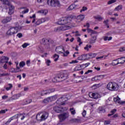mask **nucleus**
Segmentation results:
<instances>
[{"label": "nucleus", "instance_id": "53", "mask_svg": "<svg viewBox=\"0 0 125 125\" xmlns=\"http://www.w3.org/2000/svg\"><path fill=\"white\" fill-rule=\"evenodd\" d=\"M114 2H116V0H110L108 1V4H112V3H114Z\"/></svg>", "mask_w": 125, "mask_h": 125}, {"label": "nucleus", "instance_id": "40", "mask_svg": "<svg viewBox=\"0 0 125 125\" xmlns=\"http://www.w3.org/2000/svg\"><path fill=\"white\" fill-rule=\"evenodd\" d=\"M113 100H114V102H117V103H119L120 101H121V99L119 97L114 98Z\"/></svg>", "mask_w": 125, "mask_h": 125}, {"label": "nucleus", "instance_id": "19", "mask_svg": "<svg viewBox=\"0 0 125 125\" xmlns=\"http://www.w3.org/2000/svg\"><path fill=\"white\" fill-rule=\"evenodd\" d=\"M36 120H37V121L38 122H42V121H44L42 118V115H41V114H38L37 115Z\"/></svg>", "mask_w": 125, "mask_h": 125}, {"label": "nucleus", "instance_id": "61", "mask_svg": "<svg viewBox=\"0 0 125 125\" xmlns=\"http://www.w3.org/2000/svg\"><path fill=\"white\" fill-rule=\"evenodd\" d=\"M83 27H87V29L90 27V24H89V23H86V24L83 25Z\"/></svg>", "mask_w": 125, "mask_h": 125}, {"label": "nucleus", "instance_id": "45", "mask_svg": "<svg viewBox=\"0 0 125 125\" xmlns=\"http://www.w3.org/2000/svg\"><path fill=\"white\" fill-rule=\"evenodd\" d=\"M80 70H82V68L80 67V65L76 66L74 68V71H80Z\"/></svg>", "mask_w": 125, "mask_h": 125}, {"label": "nucleus", "instance_id": "43", "mask_svg": "<svg viewBox=\"0 0 125 125\" xmlns=\"http://www.w3.org/2000/svg\"><path fill=\"white\" fill-rule=\"evenodd\" d=\"M94 18L95 19H96V20H98L99 21H100V20H102V19H103V18L101 17V16H100L94 17Z\"/></svg>", "mask_w": 125, "mask_h": 125}, {"label": "nucleus", "instance_id": "28", "mask_svg": "<svg viewBox=\"0 0 125 125\" xmlns=\"http://www.w3.org/2000/svg\"><path fill=\"white\" fill-rule=\"evenodd\" d=\"M38 13H41L42 14V15H46V13H47V10H42L38 11Z\"/></svg>", "mask_w": 125, "mask_h": 125}, {"label": "nucleus", "instance_id": "35", "mask_svg": "<svg viewBox=\"0 0 125 125\" xmlns=\"http://www.w3.org/2000/svg\"><path fill=\"white\" fill-rule=\"evenodd\" d=\"M49 102H51L49 97L43 100V103H49Z\"/></svg>", "mask_w": 125, "mask_h": 125}, {"label": "nucleus", "instance_id": "27", "mask_svg": "<svg viewBox=\"0 0 125 125\" xmlns=\"http://www.w3.org/2000/svg\"><path fill=\"white\" fill-rule=\"evenodd\" d=\"M104 24L107 29L110 28V26H109V20H104Z\"/></svg>", "mask_w": 125, "mask_h": 125}, {"label": "nucleus", "instance_id": "2", "mask_svg": "<svg viewBox=\"0 0 125 125\" xmlns=\"http://www.w3.org/2000/svg\"><path fill=\"white\" fill-rule=\"evenodd\" d=\"M47 1V3L50 6L55 7L56 6H60V2L58 0H37L38 2H42V1Z\"/></svg>", "mask_w": 125, "mask_h": 125}, {"label": "nucleus", "instance_id": "47", "mask_svg": "<svg viewBox=\"0 0 125 125\" xmlns=\"http://www.w3.org/2000/svg\"><path fill=\"white\" fill-rule=\"evenodd\" d=\"M77 42H79V45H81L83 43V42H82V40L81 39V38H80V37H78Z\"/></svg>", "mask_w": 125, "mask_h": 125}, {"label": "nucleus", "instance_id": "7", "mask_svg": "<svg viewBox=\"0 0 125 125\" xmlns=\"http://www.w3.org/2000/svg\"><path fill=\"white\" fill-rule=\"evenodd\" d=\"M63 81V75H58V76H56L54 78L53 82L54 83L57 82L58 83H60V82H62Z\"/></svg>", "mask_w": 125, "mask_h": 125}, {"label": "nucleus", "instance_id": "60", "mask_svg": "<svg viewBox=\"0 0 125 125\" xmlns=\"http://www.w3.org/2000/svg\"><path fill=\"white\" fill-rule=\"evenodd\" d=\"M117 112V109H112L110 113L111 114L113 115L114 114H115V113H116Z\"/></svg>", "mask_w": 125, "mask_h": 125}, {"label": "nucleus", "instance_id": "13", "mask_svg": "<svg viewBox=\"0 0 125 125\" xmlns=\"http://www.w3.org/2000/svg\"><path fill=\"white\" fill-rule=\"evenodd\" d=\"M57 104L59 105V106H62L63 105V97H61L59 98L56 101Z\"/></svg>", "mask_w": 125, "mask_h": 125}, {"label": "nucleus", "instance_id": "32", "mask_svg": "<svg viewBox=\"0 0 125 125\" xmlns=\"http://www.w3.org/2000/svg\"><path fill=\"white\" fill-rule=\"evenodd\" d=\"M12 87H13V86L12 85V84H8V87L5 88L6 90L8 91V90H10V89H11V88H12Z\"/></svg>", "mask_w": 125, "mask_h": 125}, {"label": "nucleus", "instance_id": "64", "mask_svg": "<svg viewBox=\"0 0 125 125\" xmlns=\"http://www.w3.org/2000/svg\"><path fill=\"white\" fill-rule=\"evenodd\" d=\"M88 33H91V34H94V31L90 29H87Z\"/></svg>", "mask_w": 125, "mask_h": 125}, {"label": "nucleus", "instance_id": "62", "mask_svg": "<svg viewBox=\"0 0 125 125\" xmlns=\"http://www.w3.org/2000/svg\"><path fill=\"white\" fill-rule=\"evenodd\" d=\"M5 112H7V109L1 110L0 111V114H4Z\"/></svg>", "mask_w": 125, "mask_h": 125}, {"label": "nucleus", "instance_id": "16", "mask_svg": "<svg viewBox=\"0 0 125 125\" xmlns=\"http://www.w3.org/2000/svg\"><path fill=\"white\" fill-rule=\"evenodd\" d=\"M90 94L91 95V98H94V99H97L99 98V94L97 93H91Z\"/></svg>", "mask_w": 125, "mask_h": 125}, {"label": "nucleus", "instance_id": "63", "mask_svg": "<svg viewBox=\"0 0 125 125\" xmlns=\"http://www.w3.org/2000/svg\"><path fill=\"white\" fill-rule=\"evenodd\" d=\"M50 63H51V62L50 61V60H47L46 61V64H47V65L49 66V64H50Z\"/></svg>", "mask_w": 125, "mask_h": 125}, {"label": "nucleus", "instance_id": "18", "mask_svg": "<svg viewBox=\"0 0 125 125\" xmlns=\"http://www.w3.org/2000/svg\"><path fill=\"white\" fill-rule=\"evenodd\" d=\"M17 65H18V64H17L16 68H11V70H14V71H11V73H18V72H20V71H21L20 70V67L17 66Z\"/></svg>", "mask_w": 125, "mask_h": 125}, {"label": "nucleus", "instance_id": "1", "mask_svg": "<svg viewBox=\"0 0 125 125\" xmlns=\"http://www.w3.org/2000/svg\"><path fill=\"white\" fill-rule=\"evenodd\" d=\"M77 19L78 22H81L84 19V15H80L78 16H74L73 15H69L63 18V30L66 31V30H70L72 28V21Z\"/></svg>", "mask_w": 125, "mask_h": 125}, {"label": "nucleus", "instance_id": "8", "mask_svg": "<svg viewBox=\"0 0 125 125\" xmlns=\"http://www.w3.org/2000/svg\"><path fill=\"white\" fill-rule=\"evenodd\" d=\"M54 110L55 112H56L57 113H62V111H63V106L61 105H59V106H55L54 107Z\"/></svg>", "mask_w": 125, "mask_h": 125}, {"label": "nucleus", "instance_id": "20", "mask_svg": "<svg viewBox=\"0 0 125 125\" xmlns=\"http://www.w3.org/2000/svg\"><path fill=\"white\" fill-rule=\"evenodd\" d=\"M42 116L43 121H45V120H46L47 118H48V113L44 112Z\"/></svg>", "mask_w": 125, "mask_h": 125}, {"label": "nucleus", "instance_id": "9", "mask_svg": "<svg viewBox=\"0 0 125 125\" xmlns=\"http://www.w3.org/2000/svg\"><path fill=\"white\" fill-rule=\"evenodd\" d=\"M9 58L7 57L3 56L0 58V63H8Z\"/></svg>", "mask_w": 125, "mask_h": 125}, {"label": "nucleus", "instance_id": "34", "mask_svg": "<svg viewBox=\"0 0 125 125\" xmlns=\"http://www.w3.org/2000/svg\"><path fill=\"white\" fill-rule=\"evenodd\" d=\"M63 50L64 52L63 54V56H68V55L70 54V52H69V51L66 50V51H65V50L64 49V48L63 49Z\"/></svg>", "mask_w": 125, "mask_h": 125}, {"label": "nucleus", "instance_id": "11", "mask_svg": "<svg viewBox=\"0 0 125 125\" xmlns=\"http://www.w3.org/2000/svg\"><path fill=\"white\" fill-rule=\"evenodd\" d=\"M59 121L58 125H63V114H61L58 115Z\"/></svg>", "mask_w": 125, "mask_h": 125}, {"label": "nucleus", "instance_id": "39", "mask_svg": "<svg viewBox=\"0 0 125 125\" xmlns=\"http://www.w3.org/2000/svg\"><path fill=\"white\" fill-rule=\"evenodd\" d=\"M99 110L100 111V113H105L106 112V110L104 108L100 107L99 108Z\"/></svg>", "mask_w": 125, "mask_h": 125}, {"label": "nucleus", "instance_id": "50", "mask_svg": "<svg viewBox=\"0 0 125 125\" xmlns=\"http://www.w3.org/2000/svg\"><path fill=\"white\" fill-rule=\"evenodd\" d=\"M20 67H21V68H23V67H24V65H25V62H20Z\"/></svg>", "mask_w": 125, "mask_h": 125}, {"label": "nucleus", "instance_id": "41", "mask_svg": "<svg viewBox=\"0 0 125 125\" xmlns=\"http://www.w3.org/2000/svg\"><path fill=\"white\" fill-rule=\"evenodd\" d=\"M70 111H71V115H75V114H76V110L74 108H70Z\"/></svg>", "mask_w": 125, "mask_h": 125}, {"label": "nucleus", "instance_id": "3", "mask_svg": "<svg viewBox=\"0 0 125 125\" xmlns=\"http://www.w3.org/2000/svg\"><path fill=\"white\" fill-rule=\"evenodd\" d=\"M21 29V26H16L11 27L7 32V35L8 36H12V35H15L18 33V31Z\"/></svg>", "mask_w": 125, "mask_h": 125}, {"label": "nucleus", "instance_id": "58", "mask_svg": "<svg viewBox=\"0 0 125 125\" xmlns=\"http://www.w3.org/2000/svg\"><path fill=\"white\" fill-rule=\"evenodd\" d=\"M63 30V26H61L60 27H58V28L57 29V31H58L59 32L60 31H62Z\"/></svg>", "mask_w": 125, "mask_h": 125}, {"label": "nucleus", "instance_id": "49", "mask_svg": "<svg viewBox=\"0 0 125 125\" xmlns=\"http://www.w3.org/2000/svg\"><path fill=\"white\" fill-rule=\"evenodd\" d=\"M28 12H29V9H28V8H26L25 10H24L21 12L22 14H25L26 13H28Z\"/></svg>", "mask_w": 125, "mask_h": 125}, {"label": "nucleus", "instance_id": "56", "mask_svg": "<svg viewBox=\"0 0 125 125\" xmlns=\"http://www.w3.org/2000/svg\"><path fill=\"white\" fill-rule=\"evenodd\" d=\"M96 41V38H95V39L94 40H90V43L91 44H92V43H95V42Z\"/></svg>", "mask_w": 125, "mask_h": 125}, {"label": "nucleus", "instance_id": "6", "mask_svg": "<svg viewBox=\"0 0 125 125\" xmlns=\"http://www.w3.org/2000/svg\"><path fill=\"white\" fill-rule=\"evenodd\" d=\"M54 91H55V89L54 88H51L48 90H43L41 92V95L42 96L43 95H47L48 94H50V93H52V92H54Z\"/></svg>", "mask_w": 125, "mask_h": 125}, {"label": "nucleus", "instance_id": "33", "mask_svg": "<svg viewBox=\"0 0 125 125\" xmlns=\"http://www.w3.org/2000/svg\"><path fill=\"white\" fill-rule=\"evenodd\" d=\"M122 9H123V6L118 5L115 8L114 10L116 11H119V10H122Z\"/></svg>", "mask_w": 125, "mask_h": 125}, {"label": "nucleus", "instance_id": "5", "mask_svg": "<svg viewBox=\"0 0 125 125\" xmlns=\"http://www.w3.org/2000/svg\"><path fill=\"white\" fill-rule=\"evenodd\" d=\"M20 117H22V118H21V120H24V119H25V116H23V114H16L15 116H12L10 119H9L5 123V125H8L11 122V121H13V120H15V119H18V118Z\"/></svg>", "mask_w": 125, "mask_h": 125}, {"label": "nucleus", "instance_id": "54", "mask_svg": "<svg viewBox=\"0 0 125 125\" xmlns=\"http://www.w3.org/2000/svg\"><path fill=\"white\" fill-rule=\"evenodd\" d=\"M85 10H87V7L83 6L82 9L80 10V12H83V11H85Z\"/></svg>", "mask_w": 125, "mask_h": 125}, {"label": "nucleus", "instance_id": "26", "mask_svg": "<svg viewBox=\"0 0 125 125\" xmlns=\"http://www.w3.org/2000/svg\"><path fill=\"white\" fill-rule=\"evenodd\" d=\"M118 64H120L119 62V61L117 59L114 60L113 61L111 65H112V66H116L117 65H118Z\"/></svg>", "mask_w": 125, "mask_h": 125}, {"label": "nucleus", "instance_id": "42", "mask_svg": "<svg viewBox=\"0 0 125 125\" xmlns=\"http://www.w3.org/2000/svg\"><path fill=\"white\" fill-rule=\"evenodd\" d=\"M30 19H32V18H33V20H32V23H35V22H36V15L34 14L33 15V16L32 17H30Z\"/></svg>", "mask_w": 125, "mask_h": 125}, {"label": "nucleus", "instance_id": "14", "mask_svg": "<svg viewBox=\"0 0 125 125\" xmlns=\"http://www.w3.org/2000/svg\"><path fill=\"white\" fill-rule=\"evenodd\" d=\"M14 12V6H13L12 5H10L9 7L8 14H10V15H11V14H13Z\"/></svg>", "mask_w": 125, "mask_h": 125}, {"label": "nucleus", "instance_id": "4", "mask_svg": "<svg viewBox=\"0 0 125 125\" xmlns=\"http://www.w3.org/2000/svg\"><path fill=\"white\" fill-rule=\"evenodd\" d=\"M109 90H118V83L115 82H109L107 85Z\"/></svg>", "mask_w": 125, "mask_h": 125}, {"label": "nucleus", "instance_id": "36", "mask_svg": "<svg viewBox=\"0 0 125 125\" xmlns=\"http://www.w3.org/2000/svg\"><path fill=\"white\" fill-rule=\"evenodd\" d=\"M88 56L91 57L92 58H94V57H96L97 54L96 53H90L88 54Z\"/></svg>", "mask_w": 125, "mask_h": 125}, {"label": "nucleus", "instance_id": "46", "mask_svg": "<svg viewBox=\"0 0 125 125\" xmlns=\"http://www.w3.org/2000/svg\"><path fill=\"white\" fill-rule=\"evenodd\" d=\"M40 24H42V22L41 21V20H38L37 21L35 22V25L37 26H39V25H40Z\"/></svg>", "mask_w": 125, "mask_h": 125}, {"label": "nucleus", "instance_id": "48", "mask_svg": "<svg viewBox=\"0 0 125 125\" xmlns=\"http://www.w3.org/2000/svg\"><path fill=\"white\" fill-rule=\"evenodd\" d=\"M57 24H58V25H63V20H62V19L59 20Z\"/></svg>", "mask_w": 125, "mask_h": 125}, {"label": "nucleus", "instance_id": "25", "mask_svg": "<svg viewBox=\"0 0 125 125\" xmlns=\"http://www.w3.org/2000/svg\"><path fill=\"white\" fill-rule=\"evenodd\" d=\"M100 77H103V76L99 75L97 76H95L92 78L91 81H92V82H97V81H98L99 80V78H100Z\"/></svg>", "mask_w": 125, "mask_h": 125}, {"label": "nucleus", "instance_id": "10", "mask_svg": "<svg viewBox=\"0 0 125 125\" xmlns=\"http://www.w3.org/2000/svg\"><path fill=\"white\" fill-rule=\"evenodd\" d=\"M55 51L57 53L59 54H62L63 53V46H59L56 48Z\"/></svg>", "mask_w": 125, "mask_h": 125}, {"label": "nucleus", "instance_id": "21", "mask_svg": "<svg viewBox=\"0 0 125 125\" xmlns=\"http://www.w3.org/2000/svg\"><path fill=\"white\" fill-rule=\"evenodd\" d=\"M119 64H124L125 62V57H122L121 58L117 59Z\"/></svg>", "mask_w": 125, "mask_h": 125}, {"label": "nucleus", "instance_id": "38", "mask_svg": "<svg viewBox=\"0 0 125 125\" xmlns=\"http://www.w3.org/2000/svg\"><path fill=\"white\" fill-rule=\"evenodd\" d=\"M70 122H72V123H79V122H80V120L77 118H74L71 119Z\"/></svg>", "mask_w": 125, "mask_h": 125}, {"label": "nucleus", "instance_id": "52", "mask_svg": "<svg viewBox=\"0 0 125 125\" xmlns=\"http://www.w3.org/2000/svg\"><path fill=\"white\" fill-rule=\"evenodd\" d=\"M10 75V73H2V77H9Z\"/></svg>", "mask_w": 125, "mask_h": 125}, {"label": "nucleus", "instance_id": "15", "mask_svg": "<svg viewBox=\"0 0 125 125\" xmlns=\"http://www.w3.org/2000/svg\"><path fill=\"white\" fill-rule=\"evenodd\" d=\"M10 21H11V18L10 17H7L2 20L1 22L3 24H6V23H8V22H10Z\"/></svg>", "mask_w": 125, "mask_h": 125}, {"label": "nucleus", "instance_id": "31", "mask_svg": "<svg viewBox=\"0 0 125 125\" xmlns=\"http://www.w3.org/2000/svg\"><path fill=\"white\" fill-rule=\"evenodd\" d=\"M1 1L3 2V4H6V5H8V6H9L10 5V4L9 3V1L8 0H0Z\"/></svg>", "mask_w": 125, "mask_h": 125}, {"label": "nucleus", "instance_id": "24", "mask_svg": "<svg viewBox=\"0 0 125 125\" xmlns=\"http://www.w3.org/2000/svg\"><path fill=\"white\" fill-rule=\"evenodd\" d=\"M85 58H86V55H82L78 58V60H80L81 61H83V60H85Z\"/></svg>", "mask_w": 125, "mask_h": 125}, {"label": "nucleus", "instance_id": "23", "mask_svg": "<svg viewBox=\"0 0 125 125\" xmlns=\"http://www.w3.org/2000/svg\"><path fill=\"white\" fill-rule=\"evenodd\" d=\"M69 118V112H63V121H65L66 119Z\"/></svg>", "mask_w": 125, "mask_h": 125}, {"label": "nucleus", "instance_id": "37", "mask_svg": "<svg viewBox=\"0 0 125 125\" xmlns=\"http://www.w3.org/2000/svg\"><path fill=\"white\" fill-rule=\"evenodd\" d=\"M53 58H54V61L55 62H56V61H57V60H58L59 58V55L55 54V55H54L53 56Z\"/></svg>", "mask_w": 125, "mask_h": 125}, {"label": "nucleus", "instance_id": "44", "mask_svg": "<svg viewBox=\"0 0 125 125\" xmlns=\"http://www.w3.org/2000/svg\"><path fill=\"white\" fill-rule=\"evenodd\" d=\"M30 45V44L28 43H24L22 45V47H23V48H26V47H27V46Z\"/></svg>", "mask_w": 125, "mask_h": 125}, {"label": "nucleus", "instance_id": "59", "mask_svg": "<svg viewBox=\"0 0 125 125\" xmlns=\"http://www.w3.org/2000/svg\"><path fill=\"white\" fill-rule=\"evenodd\" d=\"M80 67L81 68V69H84V68H86L85 63L80 65Z\"/></svg>", "mask_w": 125, "mask_h": 125}, {"label": "nucleus", "instance_id": "22", "mask_svg": "<svg viewBox=\"0 0 125 125\" xmlns=\"http://www.w3.org/2000/svg\"><path fill=\"white\" fill-rule=\"evenodd\" d=\"M49 98L51 102H52V101H55L56 100V99L58 98V95H55L54 96L49 97Z\"/></svg>", "mask_w": 125, "mask_h": 125}, {"label": "nucleus", "instance_id": "57", "mask_svg": "<svg viewBox=\"0 0 125 125\" xmlns=\"http://www.w3.org/2000/svg\"><path fill=\"white\" fill-rule=\"evenodd\" d=\"M79 62L77 60H73V61H72L70 62V64H76L77 63H78Z\"/></svg>", "mask_w": 125, "mask_h": 125}, {"label": "nucleus", "instance_id": "12", "mask_svg": "<svg viewBox=\"0 0 125 125\" xmlns=\"http://www.w3.org/2000/svg\"><path fill=\"white\" fill-rule=\"evenodd\" d=\"M51 42V40H49L46 38H43L42 40V42L43 44H49V43H50Z\"/></svg>", "mask_w": 125, "mask_h": 125}, {"label": "nucleus", "instance_id": "29", "mask_svg": "<svg viewBox=\"0 0 125 125\" xmlns=\"http://www.w3.org/2000/svg\"><path fill=\"white\" fill-rule=\"evenodd\" d=\"M23 92H21V94H17V95H16V98L15 99H12L13 100H15V99H18V98H19V97H20L21 96H22L23 95H25V94H22Z\"/></svg>", "mask_w": 125, "mask_h": 125}, {"label": "nucleus", "instance_id": "55", "mask_svg": "<svg viewBox=\"0 0 125 125\" xmlns=\"http://www.w3.org/2000/svg\"><path fill=\"white\" fill-rule=\"evenodd\" d=\"M63 81H65V80H66V79H68V74H63Z\"/></svg>", "mask_w": 125, "mask_h": 125}, {"label": "nucleus", "instance_id": "51", "mask_svg": "<svg viewBox=\"0 0 125 125\" xmlns=\"http://www.w3.org/2000/svg\"><path fill=\"white\" fill-rule=\"evenodd\" d=\"M119 51H120V52H124V51H125V46L120 48Z\"/></svg>", "mask_w": 125, "mask_h": 125}, {"label": "nucleus", "instance_id": "17", "mask_svg": "<svg viewBox=\"0 0 125 125\" xmlns=\"http://www.w3.org/2000/svg\"><path fill=\"white\" fill-rule=\"evenodd\" d=\"M77 6L75 4H72L70 5L67 9L66 11H70V10H73Z\"/></svg>", "mask_w": 125, "mask_h": 125}, {"label": "nucleus", "instance_id": "30", "mask_svg": "<svg viewBox=\"0 0 125 125\" xmlns=\"http://www.w3.org/2000/svg\"><path fill=\"white\" fill-rule=\"evenodd\" d=\"M92 46L91 45H88L87 44L86 46L84 47V49L85 50H86V51H89V48H91Z\"/></svg>", "mask_w": 125, "mask_h": 125}]
</instances>
